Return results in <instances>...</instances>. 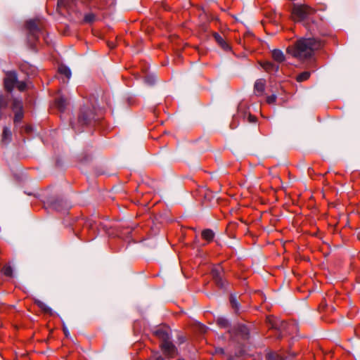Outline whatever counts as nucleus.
Listing matches in <instances>:
<instances>
[{"label": "nucleus", "mask_w": 360, "mask_h": 360, "mask_svg": "<svg viewBox=\"0 0 360 360\" xmlns=\"http://www.w3.org/2000/svg\"><path fill=\"white\" fill-rule=\"evenodd\" d=\"M214 236V233L211 229H205L202 232V237L207 241L212 240Z\"/></svg>", "instance_id": "17"}, {"label": "nucleus", "mask_w": 360, "mask_h": 360, "mask_svg": "<svg viewBox=\"0 0 360 360\" xmlns=\"http://www.w3.org/2000/svg\"><path fill=\"white\" fill-rule=\"evenodd\" d=\"M7 101L4 99L3 96H0V110L7 107Z\"/></svg>", "instance_id": "28"}, {"label": "nucleus", "mask_w": 360, "mask_h": 360, "mask_svg": "<svg viewBox=\"0 0 360 360\" xmlns=\"http://www.w3.org/2000/svg\"><path fill=\"white\" fill-rule=\"evenodd\" d=\"M75 2V0H58V6L69 8Z\"/></svg>", "instance_id": "21"}, {"label": "nucleus", "mask_w": 360, "mask_h": 360, "mask_svg": "<svg viewBox=\"0 0 360 360\" xmlns=\"http://www.w3.org/2000/svg\"><path fill=\"white\" fill-rule=\"evenodd\" d=\"M56 104L57 105V107L58 108V109L61 111L64 110L65 107H66V105H67V101L65 98L63 97H60L58 98L56 101Z\"/></svg>", "instance_id": "18"}, {"label": "nucleus", "mask_w": 360, "mask_h": 360, "mask_svg": "<svg viewBox=\"0 0 360 360\" xmlns=\"http://www.w3.org/2000/svg\"><path fill=\"white\" fill-rule=\"evenodd\" d=\"M34 303L44 312L49 314H53V310L46 304L39 300H35Z\"/></svg>", "instance_id": "11"}, {"label": "nucleus", "mask_w": 360, "mask_h": 360, "mask_svg": "<svg viewBox=\"0 0 360 360\" xmlns=\"http://www.w3.org/2000/svg\"><path fill=\"white\" fill-rule=\"evenodd\" d=\"M276 100V95H275V94H272L266 98V102L269 104H272V103H275Z\"/></svg>", "instance_id": "29"}, {"label": "nucleus", "mask_w": 360, "mask_h": 360, "mask_svg": "<svg viewBox=\"0 0 360 360\" xmlns=\"http://www.w3.org/2000/svg\"><path fill=\"white\" fill-rule=\"evenodd\" d=\"M58 72L60 75L65 76L67 79H69L71 77V71L70 68L64 65H60L58 67Z\"/></svg>", "instance_id": "14"}, {"label": "nucleus", "mask_w": 360, "mask_h": 360, "mask_svg": "<svg viewBox=\"0 0 360 360\" xmlns=\"http://www.w3.org/2000/svg\"><path fill=\"white\" fill-rule=\"evenodd\" d=\"M93 18H94V16H93V15L91 14V21L93 20Z\"/></svg>", "instance_id": "40"}, {"label": "nucleus", "mask_w": 360, "mask_h": 360, "mask_svg": "<svg viewBox=\"0 0 360 360\" xmlns=\"http://www.w3.org/2000/svg\"><path fill=\"white\" fill-rule=\"evenodd\" d=\"M264 69L269 72H277L278 71L279 67L278 65H276L271 62H265L263 64Z\"/></svg>", "instance_id": "12"}, {"label": "nucleus", "mask_w": 360, "mask_h": 360, "mask_svg": "<svg viewBox=\"0 0 360 360\" xmlns=\"http://www.w3.org/2000/svg\"><path fill=\"white\" fill-rule=\"evenodd\" d=\"M155 360H165L162 356L158 355L155 357Z\"/></svg>", "instance_id": "36"}, {"label": "nucleus", "mask_w": 360, "mask_h": 360, "mask_svg": "<svg viewBox=\"0 0 360 360\" xmlns=\"http://www.w3.org/2000/svg\"><path fill=\"white\" fill-rule=\"evenodd\" d=\"M18 77L14 71L8 72L4 79V86L8 91H11L17 84Z\"/></svg>", "instance_id": "8"}, {"label": "nucleus", "mask_w": 360, "mask_h": 360, "mask_svg": "<svg viewBox=\"0 0 360 360\" xmlns=\"http://www.w3.org/2000/svg\"><path fill=\"white\" fill-rule=\"evenodd\" d=\"M267 324L270 328L276 331V336L278 338H281L289 333L288 328L290 326L285 321L276 317H267Z\"/></svg>", "instance_id": "5"}, {"label": "nucleus", "mask_w": 360, "mask_h": 360, "mask_svg": "<svg viewBox=\"0 0 360 360\" xmlns=\"http://www.w3.org/2000/svg\"><path fill=\"white\" fill-rule=\"evenodd\" d=\"M272 57L276 62L281 63L285 60V56L282 51L279 49H274L272 51Z\"/></svg>", "instance_id": "13"}, {"label": "nucleus", "mask_w": 360, "mask_h": 360, "mask_svg": "<svg viewBox=\"0 0 360 360\" xmlns=\"http://www.w3.org/2000/svg\"><path fill=\"white\" fill-rule=\"evenodd\" d=\"M109 46H110V48H113L114 47V46L112 44V45L109 44Z\"/></svg>", "instance_id": "39"}, {"label": "nucleus", "mask_w": 360, "mask_h": 360, "mask_svg": "<svg viewBox=\"0 0 360 360\" xmlns=\"http://www.w3.org/2000/svg\"><path fill=\"white\" fill-rule=\"evenodd\" d=\"M84 20H85L86 22H89V21H90V15H86L85 16V18H84Z\"/></svg>", "instance_id": "37"}, {"label": "nucleus", "mask_w": 360, "mask_h": 360, "mask_svg": "<svg viewBox=\"0 0 360 360\" xmlns=\"http://www.w3.org/2000/svg\"><path fill=\"white\" fill-rule=\"evenodd\" d=\"M310 75H311L310 72H308V71L303 72L297 76V81L299 82L305 81L309 78Z\"/></svg>", "instance_id": "20"}, {"label": "nucleus", "mask_w": 360, "mask_h": 360, "mask_svg": "<svg viewBox=\"0 0 360 360\" xmlns=\"http://www.w3.org/2000/svg\"><path fill=\"white\" fill-rule=\"evenodd\" d=\"M215 353L218 354H224V349L221 347H217L215 349Z\"/></svg>", "instance_id": "33"}, {"label": "nucleus", "mask_w": 360, "mask_h": 360, "mask_svg": "<svg viewBox=\"0 0 360 360\" xmlns=\"http://www.w3.org/2000/svg\"><path fill=\"white\" fill-rule=\"evenodd\" d=\"M249 121L250 122H254L255 121V117L252 115H249Z\"/></svg>", "instance_id": "35"}, {"label": "nucleus", "mask_w": 360, "mask_h": 360, "mask_svg": "<svg viewBox=\"0 0 360 360\" xmlns=\"http://www.w3.org/2000/svg\"><path fill=\"white\" fill-rule=\"evenodd\" d=\"M315 13V9L305 4H294L292 15L297 21H302Z\"/></svg>", "instance_id": "4"}, {"label": "nucleus", "mask_w": 360, "mask_h": 360, "mask_svg": "<svg viewBox=\"0 0 360 360\" xmlns=\"http://www.w3.org/2000/svg\"><path fill=\"white\" fill-rule=\"evenodd\" d=\"M22 115L21 112L16 113L15 115L14 122H18L22 119Z\"/></svg>", "instance_id": "32"}, {"label": "nucleus", "mask_w": 360, "mask_h": 360, "mask_svg": "<svg viewBox=\"0 0 360 360\" xmlns=\"http://www.w3.org/2000/svg\"><path fill=\"white\" fill-rule=\"evenodd\" d=\"M217 323L220 328H229V330L231 328L229 321L224 317H219L217 319Z\"/></svg>", "instance_id": "16"}, {"label": "nucleus", "mask_w": 360, "mask_h": 360, "mask_svg": "<svg viewBox=\"0 0 360 360\" xmlns=\"http://www.w3.org/2000/svg\"><path fill=\"white\" fill-rule=\"evenodd\" d=\"M63 331H64V333L66 337H68V335H70L69 333V331L68 330V328L66 327H63Z\"/></svg>", "instance_id": "34"}, {"label": "nucleus", "mask_w": 360, "mask_h": 360, "mask_svg": "<svg viewBox=\"0 0 360 360\" xmlns=\"http://www.w3.org/2000/svg\"><path fill=\"white\" fill-rule=\"evenodd\" d=\"M11 137V131L10 129L7 127H5L3 130L2 139L4 141H9Z\"/></svg>", "instance_id": "22"}, {"label": "nucleus", "mask_w": 360, "mask_h": 360, "mask_svg": "<svg viewBox=\"0 0 360 360\" xmlns=\"http://www.w3.org/2000/svg\"><path fill=\"white\" fill-rule=\"evenodd\" d=\"M230 302L232 307L236 310V311H238L240 304L237 301L236 295H231L230 297Z\"/></svg>", "instance_id": "23"}, {"label": "nucleus", "mask_w": 360, "mask_h": 360, "mask_svg": "<svg viewBox=\"0 0 360 360\" xmlns=\"http://www.w3.org/2000/svg\"><path fill=\"white\" fill-rule=\"evenodd\" d=\"M213 37L214 38V39L216 40V41L225 50L228 49H229V45L226 44V42L223 39V38L221 37V36L215 32L213 34Z\"/></svg>", "instance_id": "15"}, {"label": "nucleus", "mask_w": 360, "mask_h": 360, "mask_svg": "<svg viewBox=\"0 0 360 360\" xmlns=\"http://www.w3.org/2000/svg\"><path fill=\"white\" fill-rule=\"evenodd\" d=\"M90 108L89 106L82 108L75 122L72 123V127L77 133L82 132L89 127L90 123Z\"/></svg>", "instance_id": "2"}, {"label": "nucleus", "mask_w": 360, "mask_h": 360, "mask_svg": "<svg viewBox=\"0 0 360 360\" xmlns=\"http://www.w3.org/2000/svg\"><path fill=\"white\" fill-rule=\"evenodd\" d=\"M22 107V105H21V102L20 101H18V100H14L13 101V108H21Z\"/></svg>", "instance_id": "31"}, {"label": "nucleus", "mask_w": 360, "mask_h": 360, "mask_svg": "<svg viewBox=\"0 0 360 360\" xmlns=\"http://www.w3.org/2000/svg\"><path fill=\"white\" fill-rule=\"evenodd\" d=\"M16 86L20 91H23L26 89V83L24 82H17Z\"/></svg>", "instance_id": "27"}, {"label": "nucleus", "mask_w": 360, "mask_h": 360, "mask_svg": "<svg viewBox=\"0 0 360 360\" xmlns=\"http://www.w3.org/2000/svg\"><path fill=\"white\" fill-rule=\"evenodd\" d=\"M212 278L216 283L221 288H224L226 287V281L224 279V269L223 268L218 265L212 269L211 271Z\"/></svg>", "instance_id": "7"}, {"label": "nucleus", "mask_w": 360, "mask_h": 360, "mask_svg": "<svg viewBox=\"0 0 360 360\" xmlns=\"http://www.w3.org/2000/svg\"><path fill=\"white\" fill-rule=\"evenodd\" d=\"M321 46V41L315 38H302L297 40L293 47L288 48V51L293 56L304 60L311 57L314 51Z\"/></svg>", "instance_id": "1"}, {"label": "nucleus", "mask_w": 360, "mask_h": 360, "mask_svg": "<svg viewBox=\"0 0 360 360\" xmlns=\"http://www.w3.org/2000/svg\"><path fill=\"white\" fill-rule=\"evenodd\" d=\"M78 159L81 166H84L89 163V155L87 153H81L79 155Z\"/></svg>", "instance_id": "19"}, {"label": "nucleus", "mask_w": 360, "mask_h": 360, "mask_svg": "<svg viewBox=\"0 0 360 360\" xmlns=\"http://www.w3.org/2000/svg\"><path fill=\"white\" fill-rule=\"evenodd\" d=\"M94 173L96 176H100V175L104 174V171L103 169H99V168H94Z\"/></svg>", "instance_id": "30"}, {"label": "nucleus", "mask_w": 360, "mask_h": 360, "mask_svg": "<svg viewBox=\"0 0 360 360\" xmlns=\"http://www.w3.org/2000/svg\"><path fill=\"white\" fill-rule=\"evenodd\" d=\"M266 84V81L264 79H259L256 80L254 89L257 95H262L264 91V87Z\"/></svg>", "instance_id": "10"}, {"label": "nucleus", "mask_w": 360, "mask_h": 360, "mask_svg": "<svg viewBox=\"0 0 360 360\" xmlns=\"http://www.w3.org/2000/svg\"><path fill=\"white\" fill-rule=\"evenodd\" d=\"M156 81V77L154 75H146L144 77V82L148 85H153Z\"/></svg>", "instance_id": "24"}, {"label": "nucleus", "mask_w": 360, "mask_h": 360, "mask_svg": "<svg viewBox=\"0 0 360 360\" xmlns=\"http://www.w3.org/2000/svg\"><path fill=\"white\" fill-rule=\"evenodd\" d=\"M268 360H287V359L283 358L281 355L278 354L271 353L269 354Z\"/></svg>", "instance_id": "26"}, {"label": "nucleus", "mask_w": 360, "mask_h": 360, "mask_svg": "<svg viewBox=\"0 0 360 360\" xmlns=\"http://www.w3.org/2000/svg\"><path fill=\"white\" fill-rule=\"evenodd\" d=\"M231 339L235 340L237 337L246 340L249 337V330L245 325L238 324L228 330Z\"/></svg>", "instance_id": "6"}, {"label": "nucleus", "mask_w": 360, "mask_h": 360, "mask_svg": "<svg viewBox=\"0 0 360 360\" xmlns=\"http://www.w3.org/2000/svg\"><path fill=\"white\" fill-rule=\"evenodd\" d=\"M359 238H360V233H359Z\"/></svg>", "instance_id": "41"}, {"label": "nucleus", "mask_w": 360, "mask_h": 360, "mask_svg": "<svg viewBox=\"0 0 360 360\" xmlns=\"http://www.w3.org/2000/svg\"><path fill=\"white\" fill-rule=\"evenodd\" d=\"M27 29L29 31V37L37 39L39 29L34 20H31L27 22Z\"/></svg>", "instance_id": "9"}, {"label": "nucleus", "mask_w": 360, "mask_h": 360, "mask_svg": "<svg viewBox=\"0 0 360 360\" xmlns=\"http://www.w3.org/2000/svg\"><path fill=\"white\" fill-rule=\"evenodd\" d=\"M156 335L162 340L161 347L163 353L167 356L168 358H172L176 353V347L169 340V334L162 330H158L155 331Z\"/></svg>", "instance_id": "3"}, {"label": "nucleus", "mask_w": 360, "mask_h": 360, "mask_svg": "<svg viewBox=\"0 0 360 360\" xmlns=\"http://www.w3.org/2000/svg\"><path fill=\"white\" fill-rule=\"evenodd\" d=\"M26 130H27V131H31V130H32L31 127H27Z\"/></svg>", "instance_id": "38"}, {"label": "nucleus", "mask_w": 360, "mask_h": 360, "mask_svg": "<svg viewBox=\"0 0 360 360\" xmlns=\"http://www.w3.org/2000/svg\"><path fill=\"white\" fill-rule=\"evenodd\" d=\"M2 273L6 276H11L13 274V269L11 266L5 265L1 270Z\"/></svg>", "instance_id": "25"}]
</instances>
